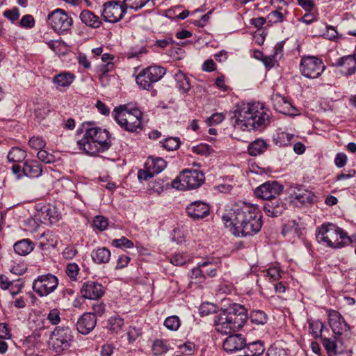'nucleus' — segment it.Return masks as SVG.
<instances>
[{"mask_svg": "<svg viewBox=\"0 0 356 356\" xmlns=\"http://www.w3.org/2000/svg\"><path fill=\"white\" fill-rule=\"evenodd\" d=\"M323 323L320 321H313L309 323V332L315 337L317 338L321 335L323 330Z\"/></svg>", "mask_w": 356, "mask_h": 356, "instance_id": "49530a36", "label": "nucleus"}, {"mask_svg": "<svg viewBox=\"0 0 356 356\" xmlns=\"http://www.w3.org/2000/svg\"><path fill=\"white\" fill-rule=\"evenodd\" d=\"M79 149L86 154L95 155L108 149L111 140L108 131L98 127L87 129L82 139L77 142Z\"/></svg>", "mask_w": 356, "mask_h": 356, "instance_id": "7ed1b4c3", "label": "nucleus"}, {"mask_svg": "<svg viewBox=\"0 0 356 356\" xmlns=\"http://www.w3.org/2000/svg\"><path fill=\"white\" fill-rule=\"evenodd\" d=\"M35 218L42 223L49 225L54 224L60 219V213L56 207L51 205H46L41 207L35 214Z\"/></svg>", "mask_w": 356, "mask_h": 356, "instance_id": "f3484780", "label": "nucleus"}, {"mask_svg": "<svg viewBox=\"0 0 356 356\" xmlns=\"http://www.w3.org/2000/svg\"><path fill=\"white\" fill-rule=\"evenodd\" d=\"M189 260V257L182 253H176L170 259V262L175 266H182Z\"/></svg>", "mask_w": 356, "mask_h": 356, "instance_id": "3c124183", "label": "nucleus"}, {"mask_svg": "<svg viewBox=\"0 0 356 356\" xmlns=\"http://www.w3.org/2000/svg\"><path fill=\"white\" fill-rule=\"evenodd\" d=\"M293 137V134L278 131L274 136V141L276 145L279 146H286L289 144L291 138Z\"/></svg>", "mask_w": 356, "mask_h": 356, "instance_id": "58836bf2", "label": "nucleus"}, {"mask_svg": "<svg viewBox=\"0 0 356 356\" xmlns=\"http://www.w3.org/2000/svg\"><path fill=\"white\" fill-rule=\"evenodd\" d=\"M81 293L83 298L97 300L104 294V288L100 283L90 280L83 284Z\"/></svg>", "mask_w": 356, "mask_h": 356, "instance_id": "dca6fc26", "label": "nucleus"}, {"mask_svg": "<svg viewBox=\"0 0 356 356\" xmlns=\"http://www.w3.org/2000/svg\"><path fill=\"white\" fill-rule=\"evenodd\" d=\"M22 172L27 177L38 178L42 175V168L37 160L28 159L24 163Z\"/></svg>", "mask_w": 356, "mask_h": 356, "instance_id": "b1692460", "label": "nucleus"}, {"mask_svg": "<svg viewBox=\"0 0 356 356\" xmlns=\"http://www.w3.org/2000/svg\"><path fill=\"white\" fill-rule=\"evenodd\" d=\"M317 241L332 248H340L352 243V239L342 229L332 223L323 224L316 233Z\"/></svg>", "mask_w": 356, "mask_h": 356, "instance_id": "39448f33", "label": "nucleus"}, {"mask_svg": "<svg viewBox=\"0 0 356 356\" xmlns=\"http://www.w3.org/2000/svg\"><path fill=\"white\" fill-rule=\"evenodd\" d=\"M165 74V68L160 66H149L143 70L136 77L138 86L149 90L154 83L159 81Z\"/></svg>", "mask_w": 356, "mask_h": 356, "instance_id": "1a4fd4ad", "label": "nucleus"}, {"mask_svg": "<svg viewBox=\"0 0 356 356\" xmlns=\"http://www.w3.org/2000/svg\"><path fill=\"white\" fill-rule=\"evenodd\" d=\"M26 155V152L24 149L14 147L9 151L7 159L9 162L19 163L24 161Z\"/></svg>", "mask_w": 356, "mask_h": 356, "instance_id": "f704fd0d", "label": "nucleus"}, {"mask_svg": "<svg viewBox=\"0 0 356 356\" xmlns=\"http://www.w3.org/2000/svg\"><path fill=\"white\" fill-rule=\"evenodd\" d=\"M266 273L271 281H277L281 277L280 269L277 266L270 267Z\"/></svg>", "mask_w": 356, "mask_h": 356, "instance_id": "4d7b16f0", "label": "nucleus"}, {"mask_svg": "<svg viewBox=\"0 0 356 356\" xmlns=\"http://www.w3.org/2000/svg\"><path fill=\"white\" fill-rule=\"evenodd\" d=\"M259 207L245 202L232 204L222 216L227 227L236 236H250L258 233L263 225Z\"/></svg>", "mask_w": 356, "mask_h": 356, "instance_id": "f257e3e1", "label": "nucleus"}, {"mask_svg": "<svg viewBox=\"0 0 356 356\" xmlns=\"http://www.w3.org/2000/svg\"><path fill=\"white\" fill-rule=\"evenodd\" d=\"M328 320L334 333L341 334L343 331L346 330L348 325L340 313H328Z\"/></svg>", "mask_w": 356, "mask_h": 356, "instance_id": "bb28decb", "label": "nucleus"}, {"mask_svg": "<svg viewBox=\"0 0 356 356\" xmlns=\"http://www.w3.org/2000/svg\"><path fill=\"white\" fill-rule=\"evenodd\" d=\"M154 174L151 170L147 168V170H140L138 172V178L140 181H147L152 178Z\"/></svg>", "mask_w": 356, "mask_h": 356, "instance_id": "774afa93", "label": "nucleus"}, {"mask_svg": "<svg viewBox=\"0 0 356 356\" xmlns=\"http://www.w3.org/2000/svg\"><path fill=\"white\" fill-rule=\"evenodd\" d=\"M188 216L194 220L202 219L209 216V206L202 201H195L186 208Z\"/></svg>", "mask_w": 356, "mask_h": 356, "instance_id": "a211bd4d", "label": "nucleus"}, {"mask_svg": "<svg viewBox=\"0 0 356 356\" xmlns=\"http://www.w3.org/2000/svg\"><path fill=\"white\" fill-rule=\"evenodd\" d=\"M247 348L246 355L247 356H259L264 353L265 351V346L264 343L259 340L245 346Z\"/></svg>", "mask_w": 356, "mask_h": 356, "instance_id": "72a5a7b5", "label": "nucleus"}, {"mask_svg": "<svg viewBox=\"0 0 356 356\" xmlns=\"http://www.w3.org/2000/svg\"><path fill=\"white\" fill-rule=\"evenodd\" d=\"M74 337L69 327H56L51 332L49 343L56 353H61L70 348Z\"/></svg>", "mask_w": 356, "mask_h": 356, "instance_id": "6e6552de", "label": "nucleus"}, {"mask_svg": "<svg viewBox=\"0 0 356 356\" xmlns=\"http://www.w3.org/2000/svg\"><path fill=\"white\" fill-rule=\"evenodd\" d=\"M225 119V116L221 113H215L207 118V123L209 126H213L220 124Z\"/></svg>", "mask_w": 356, "mask_h": 356, "instance_id": "864d4df0", "label": "nucleus"}, {"mask_svg": "<svg viewBox=\"0 0 356 356\" xmlns=\"http://www.w3.org/2000/svg\"><path fill=\"white\" fill-rule=\"evenodd\" d=\"M58 284V278L51 274L38 276L33 282V290L38 296L43 297L54 292Z\"/></svg>", "mask_w": 356, "mask_h": 356, "instance_id": "f8f14e48", "label": "nucleus"}, {"mask_svg": "<svg viewBox=\"0 0 356 356\" xmlns=\"http://www.w3.org/2000/svg\"><path fill=\"white\" fill-rule=\"evenodd\" d=\"M75 76L69 72H60L52 78V82L57 90L61 91L62 88H68L73 83Z\"/></svg>", "mask_w": 356, "mask_h": 356, "instance_id": "a878e982", "label": "nucleus"}, {"mask_svg": "<svg viewBox=\"0 0 356 356\" xmlns=\"http://www.w3.org/2000/svg\"><path fill=\"white\" fill-rule=\"evenodd\" d=\"M79 272V267L76 263H70L66 266L65 273L71 280L75 281Z\"/></svg>", "mask_w": 356, "mask_h": 356, "instance_id": "de8ad7c7", "label": "nucleus"}, {"mask_svg": "<svg viewBox=\"0 0 356 356\" xmlns=\"http://www.w3.org/2000/svg\"><path fill=\"white\" fill-rule=\"evenodd\" d=\"M37 157L40 161L47 164L53 163L56 161V156L54 154L49 153L43 149L38 152Z\"/></svg>", "mask_w": 356, "mask_h": 356, "instance_id": "c03bdc74", "label": "nucleus"}, {"mask_svg": "<svg viewBox=\"0 0 356 356\" xmlns=\"http://www.w3.org/2000/svg\"><path fill=\"white\" fill-rule=\"evenodd\" d=\"M250 318L252 323L259 325H264L267 323L268 318L266 313H250Z\"/></svg>", "mask_w": 356, "mask_h": 356, "instance_id": "37998d69", "label": "nucleus"}, {"mask_svg": "<svg viewBox=\"0 0 356 356\" xmlns=\"http://www.w3.org/2000/svg\"><path fill=\"white\" fill-rule=\"evenodd\" d=\"M289 197L291 202L295 204H305L313 202L314 195L312 191L305 188L302 186L292 184L289 188Z\"/></svg>", "mask_w": 356, "mask_h": 356, "instance_id": "4468645a", "label": "nucleus"}, {"mask_svg": "<svg viewBox=\"0 0 356 356\" xmlns=\"http://www.w3.org/2000/svg\"><path fill=\"white\" fill-rule=\"evenodd\" d=\"M149 0H123L125 8L138 10L144 7Z\"/></svg>", "mask_w": 356, "mask_h": 356, "instance_id": "79ce46f5", "label": "nucleus"}, {"mask_svg": "<svg viewBox=\"0 0 356 356\" xmlns=\"http://www.w3.org/2000/svg\"><path fill=\"white\" fill-rule=\"evenodd\" d=\"M93 225L95 228L103 231L108 227V220L103 216H96L93 220Z\"/></svg>", "mask_w": 356, "mask_h": 356, "instance_id": "5fc2aeb1", "label": "nucleus"}, {"mask_svg": "<svg viewBox=\"0 0 356 356\" xmlns=\"http://www.w3.org/2000/svg\"><path fill=\"white\" fill-rule=\"evenodd\" d=\"M19 10L17 8L5 10L3 13V16L10 20L12 22L16 21L19 18Z\"/></svg>", "mask_w": 356, "mask_h": 356, "instance_id": "6e6d98bb", "label": "nucleus"}, {"mask_svg": "<svg viewBox=\"0 0 356 356\" xmlns=\"http://www.w3.org/2000/svg\"><path fill=\"white\" fill-rule=\"evenodd\" d=\"M210 264H211V261H210L209 259L200 262L197 267L191 270L190 278L191 280L198 279L200 282H202V278L204 280L207 278L206 275H204V268L208 267Z\"/></svg>", "mask_w": 356, "mask_h": 356, "instance_id": "473e14b6", "label": "nucleus"}, {"mask_svg": "<svg viewBox=\"0 0 356 356\" xmlns=\"http://www.w3.org/2000/svg\"><path fill=\"white\" fill-rule=\"evenodd\" d=\"M282 191L283 186L282 184L277 181H266L257 187L254 191V194L259 198L270 200L280 195Z\"/></svg>", "mask_w": 356, "mask_h": 356, "instance_id": "2eb2a0df", "label": "nucleus"}, {"mask_svg": "<svg viewBox=\"0 0 356 356\" xmlns=\"http://www.w3.org/2000/svg\"><path fill=\"white\" fill-rule=\"evenodd\" d=\"M248 313H220L215 321L216 330L224 334L241 329L245 324Z\"/></svg>", "mask_w": 356, "mask_h": 356, "instance_id": "423d86ee", "label": "nucleus"}, {"mask_svg": "<svg viewBox=\"0 0 356 356\" xmlns=\"http://www.w3.org/2000/svg\"><path fill=\"white\" fill-rule=\"evenodd\" d=\"M48 24L59 34L67 33L72 26L73 19L61 8H57L47 16Z\"/></svg>", "mask_w": 356, "mask_h": 356, "instance_id": "9d476101", "label": "nucleus"}, {"mask_svg": "<svg viewBox=\"0 0 356 356\" xmlns=\"http://www.w3.org/2000/svg\"><path fill=\"white\" fill-rule=\"evenodd\" d=\"M303 229V225L300 220L297 222L296 220H291L284 225L282 234L284 236L289 237V239L300 238L302 234V231Z\"/></svg>", "mask_w": 356, "mask_h": 356, "instance_id": "5701e85b", "label": "nucleus"}, {"mask_svg": "<svg viewBox=\"0 0 356 356\" xmlns=\"http://www.w3.org/2000/svg\"><path fill=\"white\" fill-rule=\"evenodd\" d=\"M170 346L168 341L164 339H156L154 341L152 346V350L154 355H161L169 350Z\"/></svg>", "mask_w": 356, "mask_h": 356, "instance_id": "e433bc0d", "label": "nucleus"}, {"mask_svg": "<svg viewBox=\"0 0 356 356\" xmlns=\"http://www.w3.org/2000/svg\"><path fill=\"white\" fill-rule=\"evenodd\" d=\"M108 327L115 332H118L124 325V319L115 314L108 319Z\"/></svg>", "mask_w": 356, "mask_h": 356, "instance_id": "ea45409f", "label": "nucleus"}, {"mask_svg": "<svg viewBox=\"0 0 356 356\" xmlns=\"http://www.w3.org/2000/svg\"><path fill=\"white\" fill-rule=\"evenodd\" d=\"M34 249V244L29 239H22L14 244L15 252L19 255H27Z\"/></svg>", "mask_w": 356, "mask_h": 356, "instance_id": "2f4dec72", "label": "nucleus"}, {"mask_svg": "<svg viewBox=\"0 0 356 356\" xmlns=\"http://www.w3.org/2000/svg\"><path fill=\"white\" fill-rule=\"evenodd\" d=\"M112 245L116 248H132L134 247L133 242L124 236L113 240Z\"/></svg>", "mask_w": 356, "mask_h": 356, "instance_id": "8fccbe9b", "label": "nucleus"}, {"mask_svg": "<svg viewBox=\"0 0 356 356\" xmlns=\"http://www.w3.org/2000/svg\"><path fill=\"white\" fill-rule=\"evenodd\" d=\"M29 145L32 149L40 151L45 147L46 143L42 138L33 136L29 139Z\"/></svg>", "mask_w": 356, "mask_h": 356, "instance_id": "09e8293b", "label": "nucleus"}, {"mask_svg": "<svg viewBox=\"0 0 356 356\" xmlns=\"http://www.w3.org/2000/svg\"><path fill=\"white\" fill-rule=\"evenodd\" d=\"M79 18L86 26L92 29H97L102 25V21L99 17L88 10H82L80 13Z\"/></svg>", "mask_w": 356, "mask_h": 356, "instance_id": "cd10ccee", "label": "nucleus"}, {"mask_svg": "<svg viewBox=\"0 0 356 356\" xmlns=\"http://www.w3.org/2000/svg\"><path fill=\"white\" fill-rule=\"evenodd\" d=\"M246 346V341L241 334H229L224 339L222 348L227 353L241 350Z\"/></svg>", "mask_w": 356, "mask_h": 356, "instance_id": "6ab92c4d", "label": "nucleus"}, {"mask_svg": "<svg viewBox=\"0 0 356 356\" xmlns=\"http://www.w3.org/2000/svg\"><path fill=\"white\" fill-rule=\"evenodd\" d=\"M129 261H130L129 257H128L125 254L120 255V256H119V257L118 259L117 265H116L115 268L116 269L123 268L128 265Z\"/></svg>", "mask_w": 356, "mask_h": 356, "instance_id": "69168bd1", "label": "nucleus"}, {"mask_svg": "<svg viewBox=\"0 0 356 356\" xmlns=\"http://www.w3.org/2000/svg\"><path fill=\"white\" fill-rule=\"evenodd\" d=\"M298 4L306 12L316 10L315 3L312 0H298Z\"/></svg>", "mask_w": 356, "mask_h": 356, "instance_id": "13d9d810", "label": "nucleus"}, {"mask_svg": "<svg viewBox=\"0 0 356 356\" xmlns=\"http://www.w3.org/2000/svg\"><path fill=\"white\" fill-rule=\"evenodd\" d=\"M268 147L266 140L257 138L250 143L248 147V154L252 156H257L264 153Z\"/></svg>", "mask_w": 356, "mask_h": 356, "instance_id": "c756f323", "label": "nucleus"}, {"mask_svg": "<svg viewBox=\"0 0 356 356\" xmlns=\"http://www.w3.org/2000/svg\"><path fill=\"white\" fill-rule=\"evenodd\" d=\"M321 59L312 56H304L301 58L300 70L301 74L309 79H316L321 75L325 70Z\"/></svg>", "mask_w": 356, "mask_h": 356, "instance_id": "9b49d317", "label": "nucleus"}, {"mask_svg": "<svg viewBox=\"0 0 356 356\" xmlns=\"http://www.w3.org/2000/svg\"><path fill=\"white\" fill-rule=\"evenodd\" d=\"M19 26L25 29H31L35 26V19L31 15H26L22 17L19 22Z\"/></svg>", "mask_w": 356, "mask_h": 356, "instance_id": "603ef678", "label": "nucleus"}, {"mask_svg": "<svg viewBox=\"0 0 356 356\" xmlns=\"http://www.w3.org/2000/svg\"><path fill=\"white\" fill-rule=\"evenodd\" d=\"M271 101L274 108L278 112L284 114H289L294 108L286 97L277 93H273L271 96Z\"/></svg>", "mask_w": 356, "mask_h": 356, "instance_id": "393cba45", "label": "nucleus"}, {"mask_svg": "<svg viewBox=\"0 0 356 356\" xmlns=\"http://www.w3.org/2000/svg\"><path fill=\"white\" fill-rule=\"evenodd\" d=\"M161 143H162V147L168 151L177 149L181 144L180 139L178 137H169Z\"/></svg>", "mask_w": 356, "mask_h": 356, "instance_id": "a19ab883", "label": "nucleus"}, {"mask_svg": "<svg viewBox=\"0 0 356 356\" xmlns=\"http://www.w3.org/2000/svg\"><path fill=\"white\" fill-rule=\"evenodd\" d=\"M96 323L95 313H83L76 323V330L82 334H88L95 328Z\"/></svg>", "mask_w": 356, "mask_h": 356, "instance_id": "412c9836", "label": "nucleus"}, {"mask_svg": "<svg viewBox=\"0 0 356 356\" xmlns=\"http://www.w3.org/2000/svg\"><path fill=\"white\" fill-rule=\"evenodd\" d=\"M318 13L316 10L312 12H306V13L301 18V21L306 24H309L317 19Z\"/></svg>", "mask_w": 356, "mask_h": 356, "instance_id": "bf43d9fd", "label": "nucleus"}, {"mask_svg": "<svg viewBox=\"0 0 356 356\" xmlns=\"http://www.w3.org/2000/svg\"><path fill=\"white\" fill-rule=\"evenodd\" d=\"M204 181V175L197 170L186 169L172 182V187L180 191L199 188Z\"/></svg>", "mask_w": 356, "mask_h": 356, "instance_id": "0eeeda50", "label": "nucleus"}, {"mask_svg": "<svg viewBox=\"0 0 356 356\" xmlns=\"http://www.w3.org/2000/svg\"><path fill=\"white\" fill-rule=\"evenodd\" d=\"M115 346L111 343H106L102 346L101 356H111L113 353Z\"/></svg>", "mask_w": 356, "mask_h": 356, "instance_id": "338daca9", "label": "nucleus"}, {"mask_svg": "<svg viewBox=\"0 0 356 356\" xmlns=\"http://www.w3.org/2000/svg\"><path fill=\"white\" fill-rule=\"evenodd\" d=\"M164 325L170 330H177L180 326V320L177 316L173 315L166 318Z\"/></svg>", "mask_w": 356, "mask_h": 356, "instance_id": "a18cd8bd", "label": "nucleus"}, {"mask_svg": "<svg viewBox=\"0 0 356 356\" xmlns=\"http://www.w3.org/2000/svg\"><path fill=\"white\" fill-rule=\"evenodd\" d=\"M126 10L124 3L122 5L117 1H108L104 4L102 17L107 22L115 23L122 19Z\"/></svg>", "mask_w": 356, "mask_h": 356, "instance_id": "ddd939ff", "label": "nucleus"}, {"mask_svg": "<svg viewBox=\"0 0 356 356\" xmlns=\"http://www.w3.org/2000/svg\"><path fill=\"white\" fill-rule=\"evenodd\" d=\"M175 79L177 83V87L181 92H187L191 89L189 79L184 73L179 72L175 74Z\"/></svg>", "mask_w": 356, "mask_h": 356, "instance_id": "c9c22d12", "label": "nucleus"}, {"mask_svg": "<svg viewBox=\"0 0 356 356\" xmlns=\"http://www.w3.org/2000/svg\"><path fill=\"white\" fill-rule=\"evenodd\" d=\"M267 356H287V350L282 342H276L268 349Z\"/></svg>", "mask_w": 356, "mask_h": 356, "instance_id": "4c0bfd02", "label": "nucleus"}, {"mask_svg": "<svg viewBox=\"0 0 356 356\" xmlns=\"http://www.w3.org/2000/svg\"><path fill=\"white\" fill-rule=\"evenodd\" d=\"M141 335V331L140 329L130 327L127 332V337L130 343L136 341Z\"/></svg>", "mask_w": 356, "mask_h": 356, "instance_id": "680f3d73", "label": "nucleus"}, {"mask_svg": "<svg viewBox=\"0 0 356 356\" xmlns=\"http://www.w3.org/2000/svg\"><path fill=\"white\" fill-rule=\"evenodd\" d=\"M355 55L345 56L339 58L333 65L339 68L341 72L346 76L354 74L356 71V60Z\"/></svg>", "mask_w": 356, "mask_h": 356, "instance_id": "aec40b11", "label": "nucleus"}, {"mask_svg": "<svg viewBox=\"0 0 356 356\" xmlns=\"http://www.w3.org/2000/svg\"><path fill=\"white\" fill-rule=\"evenodd\" d=\"M286 209V204L279 198L268 200L264 205V211L269 217H277Z\"/></svg>", "mask_w": 356, "mask_h": 356, "instance_id": "4be33fe9", "label": "nucleus"}, {"mask_svg": "<svg viewBox=\"0 0 356 356\" xmlns=\"http://www.w3.org/2000/svg\"><path fill=\"white\" fill-rule=\"evenodd\" d=\"M166 165V161L162 158L159 157H150L145 163L146 168L151 170L154 175L159 174L163 171L165 168Z\"/></svg>", "mask_w": 356, "mask_h": 356, "instance_id": "7c9ffc66", "label": "nucleus"}, {"mask_svg": "<svg viewBox=\"0 0 356 356\" xmlns=\"http://www.w3.org/2000/svg\"><path fill=\"white\" fill-rule=\"evenodd\" d=\"M112 115L119 126L129 132H138L143 128V113L131 104H123L115 107Z\"/></svg>", "mask_w": 356, "mask_h": 356, "instance_id": "20e7f679", "label": "nucleus"}, {"mask_svg": "<svg viewBox=\"0 0 356 356\" xmlns=\"http://www.w3.org/2000/svg\"><path fill=\"white\" fill-rule=\"evenodd\" d=\"M91 257L94 262L96 264H106L110 260L111 252L105 247L99 248L92 252Z\"/></svg>", "mask_w": 356, "mask_h": 356, "instance_id": "c85d7f7f", "label": "nucleus"}, {"mask_svg": "<svg viewBox=\"0 0 356 356\" xmlns=\"http://www.w3.org/2000/svg\"><path fill=\"white\" fill-rule=\"evenodd\" d=\"M77 254L76 249L73 246H67L63 251V256L66 259H72Z\"/></svg>", "mask_w": 356, "mask_h": 356, "instance_id": "0e129e2a", "label": "nucleus"}, {"mask_svg": "<svg viewBox=\"0 0 356 356\" xmlns=\"http://www.w3.org/2000/svg\"><path fill=\"white\" fill-rule=\"evenodd\" d=\"M323 36L330 40H334L338 38V33L334 26H327L326 31L323 33Z\"/></svg>", "mask_w": 356, "mask_h": 356, "instance_id": "052dcab7", "label": "nucleus"}, {"mask_svg": "<svg viewBox=\"0 0 356 356\" xmlns=\"http://www.w3.org/2000/svg\"><path fill=\"white\" fill-rule=\"evenodd\" d=\"M271 112L259 102L237 105L232 116L235 129L245 131L266 128L270 123Z\"/></svg>", "mask_w": 356, "mask_h": 356, "instance_id": "f03ea898", "label": "nucleus"}, {"mask_svg": "<svg viewBox=\"0 0 356 356\" xmlns=\"http://www.w3.org/2000/svg\"><path fill=\"white\" fill-rule=\"evenodd\" d=\"M24 287V284L19 280L13 281L8 291L13 296L19 293Z\"/></svg>", "mask_w": 356, "mask_h": 356, "instance_id": "e2e57ef3", "label": "nucleus"}]
</instances>
